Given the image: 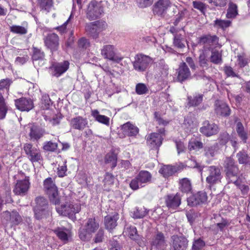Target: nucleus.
Wrapping results in <instances>:
<instances>
[{
	"label": "nucleus",
	"mask_w": 250,
	"mask_h": 250,
	"mask_svg": "<svg viewBox=\"0 0 250 250\" xmlns=\"http://www.w3.org/2000/svg\"><path fill=\"white\" fill-rule=\"evenodd\" d=\"M152 181V175L146 170L140 171L138 175L133 179L130 184V188L136 190L145 187Z\"/></svg>",
	"instance_id": "1"
},
{
	"label": "nucleus",
	"mask_w": 250,
	"mask_h": 250,
	"mask_svg": "<svg viewBox=\"0 0 250 250\" xmlns=\"http://www.w3.org/2000/svg\"><path fill=\"white\" fill-rule=\"evenodd\" d=\"M43 189L53 204L57 205L60 203L58 189L51 178L49 177L44 180Z\"/></svg>",
	"instance_id": "2"
},
{
	"label": "nucleus",
	"mask_w": 250,
	"mask_h": 250,
	"mask_svg": "<svg viewBox=\"0 0 250 250\" xmlns=\"http://www.w3.org/2000/svg\"><path fill=\"white\" fill-rule=\"evenodd\" d=\"M36 205L34 211L36 218H48L51 212L48 208V202L43 197H37L35 199Z\"/></svg>",
	"instance_id": "3"
},
{
	"label": "nucleus",
	"mask_w": 250,
	"mask_h": 250,
	"mask_svg": "<svg viewBox=\"0 0 250 250\" xmlns=\"http://www.w3.org/2000/svg\"><path fill=\"white\" fill-rule=\"evenodd\" d=\"M104 13V8L101 1L91 0L88 4L86 15L89 20L100 18Z\"/></svg>",
	"instance_id": "4"
},
{
	"label": "nucleus",
	"mask_w": 250,
	"mask_h": 250,
	"mask_svg": "<svg viewBox=\"0 0 250 250\" xmlns=\"http://www.w3.org/2000/svg\"><path fill=\"white\" fill-rule=\"evenodd\" d=\"M223 165L225 168L227 177L229 179V182L235 183L237 181L239 169L235 165L233 159L231 157H226Z\"/></svg>",
	"instance_id": "5"
},
{
	"label": "nucleus",
	"mask_w": 250,
	"mask_h": 250,
	"mask_svg": "<svg viewBox=\"0 0 250 250\" xmlns=\"http://www.w3.org/2000/svg\"><path fill=\"white\" fill-rule=\"evenodd\" d=\"M152 62V59L148 56L139 54L135 56L133 62L134 69L138 72H144Z\"/></svg>",
	"instance_id": "6"
},
{
	"label": "nucleus",
	"mask_w": 250,
	"mask_h": 250,
	"mask_svg": "<svg viewBox=\"0 0 250 250\" xmlns=\"http://www.w3.org/2000/svg\"><path fill=\"white\" fill-rule=\"evenodd\" d=\"M101 54L104 59L119 62L123 58L117 53V49L114 45L107 44L104 45L101 49Z\"/></svg>",
	"instance_id": "7"
},
{
	"label": "nucleus",
	"mask_w": 250,
	"mask_h": 250,
	"mask_svg": "<svg viewBox=\"0 0 250 250\" xmlns=\"http://www.w3.org/2000/svg\"><path fill=\"white\" fill-rule=\"evenodd\" d=\"M99 224L95 220H89L83 228H81L79 230V237L83 241H86L90 238V235L99 228Z\"/></svg>",
	"instance_id": "8"
},
{
	"label": "nucleus",
	"mask_w": 250,
	"mask_h": 250,
	"mask_svg": "<svg viewBox=\"0 0 250 250\" xmlns=\"http://www.w3.org/2000/svg\"><path fill=\"white\" fill-rule=\"evenodd\" d=\"M57 212L63 216L72 218L73 215L78 213L80 210V207L78 205H72L66 203L64 205H62L60 207H56Z\"/></svg>",
	"instance_id": "9"
},
{
	"label": "nucleus",
	"mask_w": 250,
	"mask_h": 250,
	"mask_svg": "<svg viewBox=\"0 0 250 250\" xmlns=\"http://www.w3.org/2000/svg\"><path fill=\"white\" fill-rule=\"evenodd\" d=\"M208 176L206 182L211 186H213L221 182L222 178L220 169L214 166L208 167L207 169Z\"/></svg>",
	"instance_id": "10"
},
{
	"label": "nucleus",
	"mask_w": 250,
	"mask_h": 250,
	"mask_svg": "<svg viewBox=\"0 0 250 250\" xmlns=\"http://www.w3.org/2000/svg\"><path fill=\"white\" fill-rule=\"evenodd\" d=\"M198 43L203 45L202 50L209 51L212 49V46L218 42L219 39L215 35H206L198 38Z\"/></svg>",
	"instance_id": "11"
},
{
	"label": "nucleus",
	"mask_w": 250,
	"mask_h": 250,
	"mask_svg": "<svg viewBox=\"0 0 250 250\" xmlns=\"http://www.w3.org/2000/svg\"><path fill=\"white\" fill-rule=\"evenodd\" d=\"M30 183L29 177H26L23 180H18L13 189V192L16 195L24 196L29 189Z\"/></svg>",
	"instance_id": "12"
},
{
	"label": "nucleus",
	"mask_w": 250,
	"mask_h": 250,
	"mask_svg": "<svg viewBox=\"0 0 250 250\" xmlns=\"http://www.w3.org/2000/svg\"><path fill=\"white\" fill-rule=\"evenodd\" d=\"M181 29L176 28L174 26L170 28L169 32L173 36V44L175 47L178 49H183L185 47L186 40L184 36L180 33Z\"/></svg>",
	"instance_id": "13"
},
{
	"label": "nucleus",
	"mask_w": 250,
	"mask_h": 250,
	"mask_svg": "<svg viewBox=\"0 0 250 250\" xmlns=\"http://www.w3.org/2000/svg\"><path fill=\"white\" fill-rule=\"evenodd\" d=\"M23 149L28 159L32 163L39 162L42 159V155L40 150L33 147L31 144H25Z\"/></svg>",
	"instance_id": "14"
},
{
	"label": "nucleus",
	"mask_w": 250,
	"mask_h": 250,
	"mask_svg": "<svg viewBox=\"0 0 250 250\" xmlns=\"http://www.w3.org/2000/svg\"><path fill=\"white\" fill-rule=\"evenodd\" d=\"M170 6L171 2L169 0H159L153 5V11L154 14L163 17Z\"/></svg>",
	"instance_id": "15"
},
{
	"label": "nucleus",
	"mask_w": 250,
	"mask_h": 250,
	"mask_svg": "<svg viewBox=\"0 0 250 250\" xmlns=\"http://www.w3.org/2000/svg\"><path fill=\"white\" fill-rule=\"evenodd\" d=\"M200 131L206 136H210L216 134L219 131V127L217 125L205 121L203 123L202 126L200 128Z\"/></svg>",
	"instance_id": "16"
},
{
	"label": "nucleus",
	"mask_w": 250,
	"mask_h": 250,
	"mask_svg": "<svg viewBox=\"0 0 250 250\" xmlns=\"http://www.w3.org/2000/svg\"><path fill=\"white\" fill-rule=\"evenodd\" d=\"M69 66V62L67 61L54 63L50 67L52 75L57 77H60L67 70Z\"/></svg>",
	"instance_id": "17"
},
{
	"label": "nucleus",
	"mask_w": 250,
	"mask_h": 250,
	"mask_svg": "<svg viewBox=\"0 0 250 250\" xmlns=\"http://www.w3.org/2000/svg\"><path fill=\"white\" fill-rule=\"evenodd\" d=\"M163 137L161 134L159 133H150L147 136L146 143L147 145L152 149L158 148L162 143Z\"/></svg>",
	"instance_id": "18"
},
{
	"label": "nucleus",
	"mask_w": 250,
	"mask_h": 250,
	"mask_svg": "<svg viewBox=\"0 0 250 250\" xmlns=\"http://www.w3.org/2000/svg\"><path fill=\"white\" fill-rule=\"evenodd\" d=\"M208 196L204 191H199L188 198V205L191 206L205 203L207 202Z\"/></svg>",
	"instance_id": "19"
},
{
	"label": "nucleus",
	"mask_w": 250,
	"mask_h": 250,
	"mask_svg": "<svg viewBox=\"0 0 250 250\" xmlns=\"http://www.w3.org/2000/svg\"><path fill=\"white\" fill-rule=\"evenodd\" d=\"M16 107L22 111H29L33 107V103L31 99L21 98L15 101Z\"/></svg>",
	"instance_id": "20"
},
{
	"label": "nucleus",
	"mask_w": 250,
	"mask_h": 250,
	"mask_svg": "<svg viewBox=\"0 0 250 250\" xmlns=\"http://www.w3.org/2000/svg\"><path fill=\"white\" fill-rule=\"evenodd\" d=\"M44 43L52 52L57 50L59 45L58 36L55 33L48 34L44 39Z\"/></svg>",
	"instance_id": "21"
},
{
	"label": "nucleus",
	"mask_w": 250,
	"mask_h": 250,
	"mask_svg": "<svg viewBox=\"0 0 250 250\" xmlns=\"http://www.w3.org/2000/svg\"><path fill=\"white\" fill-rule=\"evenodd\" d=\"M87 125V119L80 116L73 118L70 121V126L73 129L79 130H83Z\"/></svg>",
	"instance_id": "22"
},
{
	"label": "nucleus",
	"mask_w": 250,
	"mask_h": 250,
	"mask_svg": "<svg viewBox=\"0 0 250 250\" xmlns=\"http://www.w3.org/2000/svg\"><path fill=\"white\" fill-rule=\"evenodd\" d=\"M124 233L130 239L135 241L140 246L144 245L142 237L137 233V229L135 227H126L125 229Z\"/></svg>",
	"instance_id": "23"
},
{
	"label": "nucleus",
	"mask_w": 250,
	"mask_h": 250,
	"mask_svg": "<svg viewBox=\"0 0 250 250\" xmlns=\"http://www.w3.org/2000/svg\"><path fill=\"white\" fill-rule=\"evenodd\" d=\"M177 80L180 82H183L188 79L191 76L189 69L185 62H183L180 64L177 70Z\"/></svg>",
	"instance_id": "24"
},
{
	"label": "nucleus",
	"mask_w": 250,
	"mask_h": 250,
	"mask_svg": "<svg viewBox=\"0 0 250 250\" xmlns=\"http://www.w3.org/2000/svg\"><path fill=\"white\" fill-rule=\"evenodd\" d=\"M173 250H186L188 246V240L183 236L173 235L171 237Z\"/></svg>",
	"instance_id": "25"
},
{
	"label": "nucleus",
	"mask_w": 250,
	"mask_h": 250,
	"mask_svg": "<svg viewBox=\"0 0 250 250\" xmlns=\"http://www.w3.org/2000/svg\"><path fill=\"white\" fill-rule=\"evenodd\" d=\"M215 111L217 115L228 116L230 115V109L226 103L217 100L215 103Z\"/></svg>",
	"instance_id": "26"
},
{
	"label": "nucleus",
	"mask_w": 250,
	"mask_h": 250,
	"mask_svg": "<svg viewBox=\"0 0 250 250\" xmlns=\"http://www.w3.org/2000/svg\"><path fill=\"white\" fill-rule=\"evenodd\" d=\"M121 129L125 135L128 136H136L139 132V128L135 125L128 122L121 126Z\"/></svg>",
	"instance_id": "27"
},
{
	"label": "nucleus",
	"mask_w": 250,
	"mask_h": 250,
	"mask_svg": "<svg viewBox=\"0 0 250 250\" xmlns=\"http://www.w3.org/2000/svg\"><path fill=\"white\" fill-rule=\"evenodd\" d=\"M181 196L179 194L168 195L166 199L167 206L168 208L175 209L181 204Z\"/></svg>",
	"instance_id": "28"
},
{
	"label": "nucleus",
	"mask_w": 250,
	"mask_h": 250,
	"mask_svg": "<svg viewBox=\"0 0 250 250\" xmlns=\"http://www.w3.org/2000/svg\"><path fill=\"white\" fill-rule=\"evenodd\" d=\"M53 0H37L40 10L45 13L50 12L53 8Z\"/></svg>",
	"instance_id": "29"
},
{
	"label": "nucleus",
	"mask_w": 250,
	"mask_h": 250,
	"mask_svg": "<svg viewBox=\"0 0 250 250\" xmlns=\"http://www.w3.org/2000/svg\"><path fill=\"white\" fill-rule=\"evenodd\" d=\"M168 74L167 65L159 63V66L157 68L155 77L156 79H157L158 81L164 80L167 78Z\"/></svg>",
	"instance_id": "30"
},
{
	"label": "nucleus",
	"mask_w": 250,
	"mask_h": 250,
	"mask_svg": "<svg viewBox=\"0 0 250 250\" xmlns=\"http://www.w3.org/2000/svg\"><path fill=\"white\" fill-rule=\"evenodd\" d=\"M165 244L166 241L164 234L161 232H157L152 239V245L159 249L165 246Z\"/></svg>",
	"instance_id": "31"
},
{
	"label": "nucleus",
	"mask_w": 250,
	"mask_h": 250,
	"mask_svg": "<svg viewBox=\"0 0 250 250\" xmlns=\"http://www.w3.org/2000/svg\"><path fill=\"white\" fill-rule=\"evenodd\" d=\"M179 170V167L176 166L170 165L164 166L161 168L159 172L163 175L164 177H168L172 175Z\"/></svg>",
	"instance_id": "32"
},
{
	"label": "nucleus",
	"mask_w": 250,
	"mask_h": 250,
	"mask_svg": "<svg viewBox=\"0 0 250 250\" xmlns=\"http://www.w3.org/2000/svg\"><path fill=\"white\" fill-rule=\"evenodd\" d=\"M196 126L194 123V118L191 114H188L185 119L183 127L187 132H190Z\"/></svg>",
	"instance_id": "33"
},
{
	"label": "nucleus",
	"mask_w": 250,
	"mask_h": 250,
	"mask_svg": "<svg viewBox=\"0 0 250 250\" xmlns=\"http://www.w3.org/2000/svg\"><path fill=\"white\" fill-rule=\"evenodd\" d=\"M44 56L45 55L44 52L40 49L35 47H33V55L32 58L34 64H35V63L38 61H39V62H41L42 64H43L44 62Z\"/></svg>",
	"instance_id": "34"
},
{
	"label": "nucleus",
	"mask_w": 250,
	"mask_h": 250,
	"mask_svg": "<svg viewBox=\"0 0 250 250\" xmlns=\"http://www.w3.org/2000/svg\"><path fill=\"white\" fill-rule=\"evenodd\" d=\"M54 232L59 238L64 243H65L68 241L70 236L68 230L63 228H58L54 230Z\"/></svg>",
	"instance_id": "35"
},
{
	"label": "nucleus",
	"mask_w": 250,
	"mask_h": 250,
	"mask_svg": "<svg viewBox=\"0 0 250 250\" xmlns=\"http://www.w3.org/2000/svg\"><path fill=\"white\" fill-rule=\"evenodd\" d=\"M179 188L180 190L185 193H188L191 190V184L190 180L187 178H184L179 180Z\"/></svg>",
	"instance_id": "36"
},
{
	"label": "nucleus",
	"mask_w": 250,
	"mask_h": 250,
	"mask_svg": "<svg viewBox=\"0 0 250 250\" xmlns=\"http://www.w3.org/2000/svg\"><path fill=\"white\" fill-rule=\"evenodd\" d=\"M43 130L35 125H32L30 127L29 136L32 140H37L41 138L43 135Z\"/></svg>",
	"instance_id": "37"
},
{
	"label": "nucleus",
	"mask_w": 250,
	"mask_h": 250,
	"mask_svg": "<svg viewBox=\"0 0 250 250\" xmlns=\"http://www.w3.org/2000/svg\"><path fill=\"white\" fill-rule=\"evenodd\" d=\"M117 156L113 152H109L106 154L104 157V163L109 165L112 168H114L117 165Z\"/></svg>",
	"instance_id": "38"
},
{
	"label": "nucleus",
	"mask_w": 250,
	"mask_h": 250,
	"mask_svg": "<svg viewBox=\"0 0 250 250\" xmlns=\"http://www.w3.org/2000/svg\"><path fill=\"white\" fill-rule=\"evenodd\" d=\"M91 115L96 121L106 125H109L110 118L106 116L100 115L97 110H92Z\"/></svg>",
	"instance_id": "39"
},
{
	"label": "nucleus",
	"mask_w": 250,
	"mask_h": 250,
	"mask_svg": "<svg viewBox=\"0 0 250 250\" xmlns=\"http://www.w3.org/2000/svg\"><path fill=\"white\" fill-rule=\"evenodd\" d=\"M209 60V52L201 50L199 57L200 65L203 68H207L208 66Z\"/></svg>",
	"instance_id": "40"
},
{
	"label": "nucleus",
	"mask_w": 250,
	"mask_h": 250,
	"mask_svg": "<svg viewBox=\"0 0 250 250\" xmlns=\"http://www.w3.org/2000/svg\"><path fill=\"white\" fill-rule=\"evenodd\" d=\"M219 146L217 143L212 146H207L205 147V155L208 158L214 157L218 153Z\"/></svg>",
	"instance_id": "41"
},
{
	"label": "nucleus",
	"mask_w": 250,
	"mask_h": 250,
	"mask_svg": "<svg viewBox=\"0 0 250 250\" xmlns=\"http://www.w3.org/2000/svg\"><path fill=\"white\" fill-rule=\"evenodd\" d=\"M238 14L237 5L233 2H229L227 9L226 17L228 19H233L236 17Z\"/></svg>",
	"instance_id": "42"
},
{
	"label": "nucleus",
	"mask_w": 250,
	"mask_h": 250,
	"mask_svg": "<svg viewBox=\"0 0 250 250\" xmlns=\"http://www.w3.org/2000/svg\"><path fill=\"white\" fill-rule=\"evenodd\" d=\"M210 62L215 64H221L222 62V54L217 50H211L209 57Z\"/></svg>",
	"instance_id": "43"
},
{
	"label": "nucleus",
	"mask_w": 250,
	"mask_h": 250,
	"mask_svg": "<svg viewBox=\"0 0 250 250\" xmlns=\"http://www.w3.org/2000/svg\"><path fill=\"white\" fill-rule=\"evenodd\" d=\"M236 130L238 136L243 141L244 143H246L248 136L247 133L245 131L244 127L242 124L239 122L236 124Z\"/></svg>",
	"instance_id": "44"
},
{
	"label": "nucleus",
	"mask_w": 250,
	"mask_h": 250,
	"mask_svg": "<svg viewBox=\"0 0 250 250\" xmlns=\"http://www.w3.org/2000/svg\"><path fill=\"white\" fill-rule=\"evenodd\" d=\"M85 31L88 34L92 36L93 38H96L98 36V34L94 22H90L86 24Z\"/></svg>",
	"instance_id": "45"
},
{
	"label": "nucleus",
	"mask_w": 250,
	"mask_h": 250,
	"mask_svg": "<svg viewBox=\"0 0 250 250\" xmlns=\"http://www.w3.org/2000/svg\"><path fill=\"white\" fill-rule=\"evenodd\" d=\"M203 98L202 94H196L193 98L188 97V104L190 106H197L202 102Z\"/></svg>",
	"instance_id": "46"
},
{
	"label": "nucleus",
	"mask_w": 250,
	"mask_h": 250,
	"mask_svg": "<svg viewBox=\"0 0 250 250\" xmlns=\"http://www.w3.org/2000/svg\"><path fill=\"white\" fill-rule=\"evenodd\" d=\"M114 181V177L111 174L108 172L106 173L105 175L104 180V183L105 189L109 190V187L112 185Z\"/></svg>",
	"instance_id": "47"
},
{
	"label": "nucleus",
	"mask_w": 250,
	"mask_h": 250,
	"mask_svg": "<svg viewBox=\"0 0 250 250\" xmlns=\"http://www.w3.org/2000/svg\"><path fill=\"white\" fill-rule=\"evenodd\" d=\"M231 21L229 20L217 19L214 21L213 26L217 28L224 29L230 26Z\"/></svg>",
	"instance_id": "48"
},
{
	"label": "nucleus",
	"mask_w": 250,
	"mask_h": 250,
	"mask_svg": "<svg viewBox=\"0 0 250 250\" xmlns=\"http://www.w3.org/2000/svg\"><path fill=\"white\" fill-rule=\"evenodd\" d=\"M237 157L240 164H246L250 163V157L244 151H241L237 154Z\"/></svg>",
	"instance_id": "49"
},
{
	"label": "nucleus",
	"mask_w": 250,
	"mask_h": 250,
	"mask_svg": "<svg viewBox=\"0 0 250 250\" xmlns=\"http://www.w3.org/2000/svg\"><path fill=\"white\" fill-rule=\"evenodd\" d=\"M10 31L14 33L21 35L25 34L27 32V30L25 27L15 25L10 26Z\"/></svg>",
	"instance_id": "50"
},
{
	"label": "nucleus",
	"mask_w": 250,
	"mask_h": 250,
	"mask_svg": "<svg viewBox=\"0 0 250 250\" xmlns=\"http://www.w3.org/2000/svg\"><path fill=\"white\" fill-rule=\"evenodd\" d=\"M135 90L136 93L139 95L145 94L148 92V88L145 84L143 83L137 84Z\"/></svg>",
	"instance_id": "51"
},
{
	"label": "nucleus",
	"mask_w": 250,
	"mask_h": 250,
	"mask_svg": "<svg viewBox=\"0 0 250 250\" xmlns=\"http://www.w3.org/2000/svg\"><path fill=\"white\" fill-rule=\"evenodd\" d=\"M146 209L145 208H137L134 211L133 217L136 219H140L146 217L147 214Z\"/></svg>",
	"instance_id": "52"
},
{
	"label": "nucleus",
	"mask_w": 250,
	"mask_h": 250,
	"mask_svg": "<svg viewBox=\"0 0 250 250\" xmlns=\"http://www.w3.org/2000/svg\"><path fill=\"white\" fill-rule=\"evenodd\" d=\"M203 147V144L198 141H191L188 143V147L190 150H198Z\"/></svg>",
	"instance_id": "53"
},
{
	"label": "nucleus",
	"mask_w": 250,
	"mask_h": 250,
	"mask_svg": "<svg viewBox=\"0 0 250 250\" xmlns=\"http://www.w3.org/2000/svg\"><path fill=\"white\" fill-rule=\"evenodd\" d=\"M57 147L58 145L56 143L49 141L44 143L43 148L46 151H54L57 149Z\"/></svg>",
	"instance_id": "54"
},
{
	"label": "nucleus",
	"mask_w": 250,
	"mask_h": 250,
	"mask_svg": "<svg viewBox=\"0 0 250 250\" xmlns=\"http://www.w3.org/2000/svg\"><path fill=\"white\" fill-rule=\"evenodd\" d=\"M94 22L98 34L104 30L107 27V23L105 21H98Z\"/></svg>",
	"instance_id": "55"
},
{
	"label": "nucleus",
	"mask_w": 250,
	"mask_h": 250,
	"mask_svg": "<svg viewBox=\"0 0 250 250\" xmlns=\"http://www.w3.org/2000/svg\"><path fill=\"white\" fill-rule=\"evenodd\" d=\"M229 0H208V2L216 7L225 6Z\"/></svg>",
	"instance_id": "56"
},
{
	"label": "nucleus",
	"mask_w": 250,
	"mask_h": 250,
	"mask_svg": "<svg viewBox=\"0 0 250 250\" xmlns=\"http://www.w3.org/2000/svg\"><path fill=\"white\" fill-rule=\"evenodd\" d=\"M205 245V242L201 239L195 240L192 245V250H201Z\"/></svg>",
	"instance_id": "57"
},
{
	"label": "nucleus",
	"mask_w": 250,
	"mask_h": 250,
	"mask_svg": "<svg viewBox=\"0 0 250 250\" xmlns=\"http://www.w3.org/2000/svg\"><path fill=\"white\" fill-rule=\"evenodd\" d=\"M19 214L16 211H12L11 212L6 211L2 213V217L4 218L17 219L19 217Z\"/></svg>",
	"instance_id": "58"
},
{
	"label": "nucleus",
	"mask_w": 250,
	"mask_h": 250,
	"mask_svg": "<svg viewBox=\"0 0 250 250\" xmlns=\"http://www.w3.org/2000/svg\"><path fill=\"white\" fill-rule=\"evenodd\" d=\"M104 224L105 228L110 231L117 226L116 220H105Z\"/></svg>",
	"instance_id": "59"
},
{
	"label": "nucleus",
	"mask_w": 250,
	"mask_h": 250,
	"mask_svg": "<svg viewBox=\"0 0 250 250\" xmlns=\"http://www.w3.org/2000/svg\"><path fill=\"white\" fill-rule=\"evenodd\" d=\"M194 8L203 12L206 9L205 4L200 1H194L192 2Z\"/></svg>",
	"instance_id": "60"
},
{
	"label": "nucleus",
	"mask_w": 250,
	"mask_h": 250,
	"mask_svg": "<svg viewBox=\"0 0 250 250\" xmlns=\"http://www.w3.org/2000/svg\"><path fill=\"white\" fill-rule=\"evenodd\" d=\"M90 43L88 40L84 38H81L78 42V45L80 48L86 49L89 46Z\"/></svg>",
	"instance_id": "61"
},
{
	"label": "nucleus",
	"mask_w": 250,
	"mask_h": 250,
	"mask_svg": "<svg viewBox=\"0 0 250 250\" xmlns=\"http://www.w3.org/2000/svg\"><path fill=\"white\" fill-rule=\"evenodd\" d=\"M11 83V82L8 79H3L0 81V90L5 88L9 89Z\"/></svg>",
	"instance_id": "62"
},
{
	"label": "nucleus",
	"mask_w": 250,
	"mask_h": 250,
	"mask_svg": "<svg viewBox=\"0 0 250 250\" xmlns=\"http://www.w3.org/2000/svg\"><path fill=\"white\" fill-rule=\"evenodd\" d=\"M139 6L142 8H145L150 6L152 3V0H137Z\"/></svg>",
	"instance_id": "63"
},
{
	"label": "nucleus",
	"mask_w": 250,
	"mask_h": 250,
	"mask_svg": "<svg viewBox=\"0 0 250 250\" xmlns=\"http://www.w3.org/2000/svg\"><path fill=\"white\" fill-rule=\"evenodd\" d=\"M29 59L27 55L23 57H18L16 59L15 62L17 64L22 65L24 64Z\"/></svg>",
	"instance_id": "64"
}]
</instances>
